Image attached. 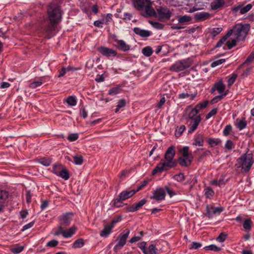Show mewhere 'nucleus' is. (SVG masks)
<instances>
[{"instance_id":"f257e3e1","label":"nucleus","mask_w":254,"mask_h":254,"mask_svg":"<svg viewBox=\"0 0 254 254\" xmlns=\"http://www.w3.org/2000/svg\"><path fill=\"white\" fill-rule=\"evenodd\" d=\"M176 151L175 147L170 146L167 150L164 158L166 161L161 160L152 171V174L155 175L157 173H161L164 171H167L171 168L175 167L177 164V162L174 159Z\"/></svg>"},{"instance_id":"f03ea898","label":"nucleus","mask_w":254,"mask_h":254,"mask_svg":"<svg viewBox=\"0 0 254 254\" xmlns=\"http://www.w3.org/2000/svg\"><path fill=\"white\" fill-rule=\"evenodd\" d=\"M60 4V0H56L52 1L48 6L47 13L52 26L58 24L61 19L62 12Z\"/></svg>"},{"instance_id":"7ed1b4c3","label":"nucleus","mask_w":254,"mask_h":254,"mask_svg":"<svg viewBox=\"0 0 254 254\" xmlns=\"http://www.w3.org/2000/svg\"><path fill=\"white\" fill-rule=\"evenodd\" d=\"M249 30L250 26L249 24H236L229 32H231V35H233L237 40L241 41L245 39Z\"/></svg>"},{"instance_id":"20e7f679","label":"nucleus","mask_w":254,"mask_h":254,"mask_svg":"<svg viewBox=\"0 0 254 254\" xmlns=\"http://www.w3.org/2000/svg\"><path fill=\"white\" fill-rule=\"evenodd\" d=\"M254 161L252 154H245L237 159L236 166L237 168H242L245 171H249L251 168Z\"/></svg>"},{"instance_id":"39448f33","label":"nucleus","mask_w":254,"mask_h":254,"mask_svg":"<svg viewBox=\"0 0 254 254\" xmlns=\"http://www.w3.org/2000/svg\"><path fill=\"white\" fill-rule=\"evenodd\" d=\"M129 233V230L126 229L119 235L116 239V241L118 243L114 247L115 251H117L120 250L126 245L127 240L128 237Z\"/></svg>"},{"instance_id":"423d86ee","label":"nucleus","mask_w":254,"mask_h":254,"mask_svg":"<svg viewBox=\"0 0 254 254\" xmlns=\"http://www.w3.org/2000/svg\"><path fill=\"white\" fill-rule=\"evenodd\" d=\"M76 230L77 228L74 226L71 227L67 230H64L62 226H59L57 227V231L54 233V235H62L64 238H70L75 233Z\"/></svg>"},{"instance_id":"0eeeda50","label":"nucleus","mask_w":254,"mask_h":254,"mask_svg":"<svg viewBox=\"0 0 254 254\" xmlns=\"http://www.w3.org/2000/svg\"><path fill=\"white\" fill-rule=\"evenodd\" d=\"M191 63L188 60H184L178 61L173 64L170 67V70L179 72L189 67Z\"/></svg>"},{"instance_id":"6e6552de","label":"nucleus","mask_w":254,"mask_h":254,"mask_svg":"<svg viewBox=\"0 0 254 254\" xmlns=\"http://www.w3.org/2000/svg\"><path fill=\"white\" fill-rule=\"evenodd\" d=\"M201 121V118L200 115H197L194 120H187V124L189 127L188 132L191 133L197 129Z\"/></svg>"},{"instance_id":"1a4fd4ad","label":"nucleus","mask_w":254,"mask_h":254,"mask_svg":"<svg viewBox=\"0 0 254 254\" xmlns=\"http://www.w3.org/2000/svg\"><path fill=\"white\" fill-rule=\"evenodd\" d=\"M72 213H66L63 214L59 217L60 225L62 227H66L68 226L72 220Z\"/></svg>"},{"instance_id":"9d476101","label":"nucleus","mask_w":254,"mask_h":254,"mask_svg":"<svg viewBox=\"0 0 254 254\" xmlns=\"http://www.w3.org/2000/svg\"><path fill=\"white\" fill-rule=\"evenodd\" d=\"M166 192L163 188H158L153 192V195L151 196V199H155L157 201H160L165 199Z\"/></svg>"},{"instance_id":"9b49d317","label":"nucleus","mask_w":254,"mask_h":254,"mask_svg":"<svg viewBox=\"0 0 254 254\" xmlns=\"http://www.w3.org/2000/svg\"><path fill=\"white\" fill-rule=\"evenodd\" d=\"M97 51L103 56L107 57L110 56L115 57L117 54L115 50L105 47H99L97 49Z\"/></svg>"},{"instance_id":"f8f14e48","label":"nucleus","mask_w":254,"mask_h":254,"mask_svg":"<svg viewBox=\"0 0 254 254\" xmlns=\"http://www.w3.org/2000/svg\"><path fill=\"white\" fill-rule=\"evenodd\" d=\"M156 10L158 13L160 19H169L171 16V12L170 11L169 9L167 8L161 6L157 8Z\"/></svg>"},{"instance_id":"ddd939ff","label":"nucleus","mask_w":254,"mask_h":254,"mask_svg":"<svg viewBox=\"0 0 254 254\" xmlns=\"http://www.w3.org/2000/svg\"><path fill=\"white\" fill-rule=\"evenodd\" d=\"M193 160V156L190 157H180L178 159V163L183 167H188L190 166Z\"/></svg>"},{"instance_id":"4468645a","label":"nucleus","mask_w":254,"mask_h":254,"mask_svg":"<svg viewBox=\"0 0 254 254\" xmlns=\"http://www.w3.org/2000/svg\"><path fill=\"white\" fill-rule=\"evenodd\" d=\"M136 192V191L134 190H132L129 191L124 190L119 194L118 197L119 198V199L124 201L131 197Z\"/></svg>"},{"instance_id":"2eb2a0df","label":"nucleus","mask_w":254,"mask_h":254,"mask_svg":"<svg viewBox=\"0 0 254 254\" xmlns=\"http://www.w3.org/2000/svg\"><path fill=\"white\" fill-rule=\"evenodd\" d=\"M150 2V0H132V2L134 7L138 10L142 11L146 2Z\"/></svg>"},{"instance_id":"dca6fc26","label":"nucleus","mask_w":254,"mask_h":254,"mask_svg":"<svg viewBox=\"0 0 254 254\" xmlns=\"http://www.w3.org/2000/svg\"><path fill=\"white\" fill-rule=\"evenodd\" d=\"M146 202V200L145 199H143L139 201L138 202L132 204L130 207H128L127 209V212H134L138 210Z\"/></svg>"},{"instance_id":"f3484780","label":"nucleus","mask_w":254,"mask_h":254,"mask_svg":"<svg viewBox=\"0 0 254 254\" xmlns=\"http://www.w3.org/2000/svg\"><path fill=\"white\" fill-rule=\"evenodd\" d=\"M115 41L117 44L115 46L119 50L124 52H126L129 50L130 46L127 44L124 41L116 39Z\"/></svg>"},{"instance_id":"a211bd4d","label":"nucleus","mask_w":254,"mask_h":254,"mask_svg":"<svg viewBox=\"0 0 254 254\" xmlns=\"http://www.w3.org/2000/svg\"><path fill=\"white\" fill-rule=\"evenodd\" d=\"M134 32L143 38L148 37L151 35L150 31L141 29L138 27H135L133 29Z\"/></svg>"},{"instance_id":"6ab92c4d","label":"nucleus","mask_w":254,"mask_h":254,"mask_svg":"<svg viewBox=\"0 0 254 254\" xmlns=\"http://www.w3.org/2000/svg\"><path fill=\"white\" fill-rule=\"evenodd\" d=\"M225 89V85L221 81L216 83L213 87L211 88V92L217 90L219 93H221L224 92Z\"/></svg>"},{"instance_id":"aec40b11","label":"nucleus","mask_w":254,"mask_h":254,"mask_svg":"<svg viewBox=\"0 0 254 254\" xmlns=\"http://www.w3.org/2000/svg\"><path fill=\"white\" fill-rule=\"evenodd\" d=\"M194 142L193 144L195 146H202L204 142V136L202 134L199 133L195 135L194 137Z\"/></svg>"},{"instance_id":"412c9836","label":"nucleus","mask_w":254,"mask_h":254,"mask_svg":"<svg viewBox=\"0 0 254 254\" xmlns=\"http://www.w3.org/2000/svg\"><path fill=\"white\" fill-rule=\"evenodd\" d=\"M151 5L152 2L150 0V2L146 3L144 9L145 8L146 13L148 15L150 16H153L156 15V12L154 10V9L152 7Z\"/></svg>"},{"instance_id":"4be33fe9","label":"nucleus","mask_w":254,"mask_h":254,"mask_svg":"<svg viewBox=\"0 0 254 254\" xmlns=\"http://www.w3.org/2000/svg\"><path fill=\"white\" fill-rule=\"evenodd\" d=\"M224 4L223 0H214L211 3V7L213 10H216L221 8Z\"/></svg>"},{"instance_id":"5701e85b","label":"nucleus","mask_w":254,"mask_h":254,"mask_svg":"<svg viewBox=\"0 0 254 254\" xmlns=\"http://www.w3.org/2000/svg\"><path fill=\"white\" fill-rule=\"evenodd\" d=\"M197 94V91H195L193 93H182L179 95V99H184L188 97H190L191 100H193Z\"/></svg>"},{"instance_id":"b1692460","label":"nucleus","mask_w":254,"mask_h":254,"mask_svg":"<svg viewBox=\"0 0 254 254\" xmlns=\"http://www.w3.org/2000/svg\"><path fill=\"white\" fill-rule=\"evenodd\" d=\"M113 228V226L111 224L105 226L103 230L100 232V236L105 237L108 236L111 233Z\"/></svg>"},{"instance_id":"393cba45","label":"nucleus","mask_w":254,"mask_h":254,"mask_svg":"<svg viewBox=\"0 0 254 254\" xmlns=\"http://www.w3.org/2000/svg\"><path fill=\"white\" fill-rule=\"evenodd\" d=\"M247 125V123L245 118H242L241 119H238L236 120V125L240 130L245 128Z\"/></svg>"},{"instance_id":"a878e982","label":"nucleus","mask_w":254,"mask_h":254,"mask_svg":"<svg viewBox=\"0 0 254 254\" xmlns=\"http://www.w3.org/2000/svg\"><path fill=\"white\" fill-rule=\"evenodd\" d=\"M84 245V242L83 239L79 238L77 239L72 244L73 249L80 248Z\"/></svg>"},{"instance_id":"bb28decb","label":"nucleus","mask_w":254,"mask_h":254,"mask_svg":"<svg viewBox=\"0 0 254 254\" xmlns=\"http://www.w3.org/2000/svg\"><path fill=\"white\" fill-rule=\"evenodd\" d=\"M210 16V14L207 12H200L197 14L195 18L198 20H204L207 19Z\"/></svg>"},{"instance_id":"cd10ccee","label":"nucleus","mask_w":254,"mask_h":254,"mask_svg":"<svg viewBox=\"0 0 254 254\" xmlns=\"http://www.w3.org/2000/svg\"><path fill=\"white\" fill-rule=\"evenodd\" d=\"M122 90L121 86H117L111 88L108 92V94L111 95H115L119 93Z\"/></svg>"},{"instance_id":"c85d7f7f","label":"nucleus","mask_w":254,"mask_h":254,"mask_svg":"<svg viewBox=\"0 0 254 254\" xmlns=\"http://www.w3.org/2000/svg\"><path fill=\"white\" fill-rule=\"evenodd\" d=\"M208 104V101H205L203 102L199 103L197 104L195 107L194 108V110H195L198 113H199V111L202 109H204L207 107Z\"/></svg>"},{"instance_id":"c756f323","label":"nucleus","mask_w":254,"mask_h":254,"mask_svg":"<svg viewBox=\"0 0 254 254\" xmlns=\"http://www.w3.org/2000/svg\"><path fill=\"white\" fill-rule=\"evenodd\" d=\"M38 162L40 164L43 165L44 166H49L51 164L52 161H51V159L50 158L44 157V158L39 159L38 160Z\"/></svg>"},{"instance_id":"7c9ffc66","label":"nucleus","mask_w":254,"mask_h":254,"mask_svg":"<svg viewBox=\"0 0 254 254\" xmlns=\"http://www.w3.org/2000/svg\"><path fill=\"white\" fill-rule=\"evenodd\" d=\"M207 142L211 147H213L217 145L221 142V141L218 138H209L208 139Z\"/></svg>"},{"instance_id":"2f4dec72","label":"nucleus","mask_w":254,"mask_h":254,"mask_svg":"<svg viewBox=\"0 0 254 254\" xmlns=\"http://www.w3.org/2000/svg\"><path fill=\"white\" fill-rule=\"evenodd\" d=\"M8 192L4 190H0V203H2L7 198Z\"/></svg>"},{"instance_id":"473e14b6","label":"nucleus","mask_w":254,"mask_h":254,"mask_svg":"<svg viewBox=\"0 0 254 254\" xmlns=\"http://www.w3.org/2000/svg\"><path fill=\"white\" fill-rule=\"evenodd\" d=\"M198 113L194 110V108L192 109L191 111L188 113V117L186 120H194L197 116Z\"/></svg>"},{"instance_id":"72a5a7b5","label":"nucleus","mask_w":254,"mask_h":254,"mask_svg":"<svg viewBox=\"0 0 254 254\" xmlns=\"http://www.w3.org/2000/svg\"><path fill=\"white\" fill-rule=\"evenodd\" d=\"M142 53L145 56L149 57L152 54L153 51L150 47L147 46L142 49Z\"/></svg>"},{"instance_id":"f704fd0d","label":"nucleus","mask_w":254,"mask_h":254,"mask_svg":"<svg viewBox=\"0 0 254 254\" xmlns=\"http://www.w3.org/2000/svg\"><path fill=\"white\" fill-rule=\"evenodd\" d=\"M191 20V18L190 16L188 15H184L181 16L178 19V21L179 23H184L185 22H189Z\"/></svg>"},{"instance_id":"c9c22d12","label":"nucleus","mask_w":254,"mask_h":254,"mask_svg":"<svg viewBox=\"0 0 254 254\" xmlns=\"http://www.w3.org/2000/svg\"><path fill=\"white\" fill-rule=\"evenodd\" d=\"M58 175L64 179L65 180H68L69 177L68 171L66 169H63L60 171Z\"/></svg>"},{"instance_id":"e433bc0d","label":"nucleus","mask_w":254,"mask_h":254,"mask_svg":"<svg viewBox=\"0 0 254 254\" xmlns=\"http://www.w3.org/2000/svg\"><path fill=\"white\" fill-rule=\"evenodd\" d=\"M73 161L76 165H81L83 161V157L81 155H75L73 156Z\"/></svg>"},{"instance_id":"4c0bfd02","label":"nucleus","mask_w":254,"mask_h":254,"mask_svg":"<svg viewBox=\"0 0 254 254\" xmlns=\"http://www.w3.org/2000/svg\"><path fill=\"white\" fill-rule=\"evenodd\" d=\"M66 102L68 105L74 106L76 104V100L74 96H69L66 99Z\"/></svg>"},{"instance_id":"58836bf2","label":"nucleus","mask_w":254,"mask_h":254,"mask_svg":"<svg viewBox=\"0 0 254 254\" xmlns=\"http://www.w3.org/2000/svg\"><path fill=\"white\" fill-rule=\"evenodd\" d=\"M205 195L207 198H210L214 194V191L210 187H207L204 189Z\"/></svg>"},{"instance_id":"ea45409f","label":"nucleus","mask_w":254,"mask_h":254,"mask_svg":"<svg viewBox=\"0 0 254 254\" xmlns=\"http://www.w3.org/2000/svg\"><path fill=\"white\" fill-rule=\"evenodd\" d=\"M189 148L188 146L184 147L180 151L182 152V157H190V156H192L191 153H189Z\"/></svg>"},{"instance_id":"a19ab883","label":"nucleus","mask_w":254,"mask_h":254,"mask_svg":"<svg viewBox=\"0 0 254 254\" xmlns=\"http://www.w3.org/2000/svg\"><path fill=\"white\" fill-rule=\"evenodd\" d=\"M186 129V127L184 125L181 126L179 127H177L176 130L175 135L177 137H180L184 130Z\"/></svg>"},{"instance_id":"79ce46f5","label":"nucleus","mask_w":254,"mask_h":254,"mask_svg":"<svg viewBox=\"0 0 254 254\" xmlns=\"http://www.w3.org/2000/svg\"><path fill=\"white\" fill-rule=\"evenodd\" d=\"M126 102L125 99H121L120 100H119V101L118 102V105L117 106V108L115 110V112L117 113L121 108L125 107L126 106Z\"/></svg>"},{"instance_id":"37998d69","label":"nucleus","mask_w":254,"mask_h":254,"mask_svg":"<svg viewBox=\"0 0 254 254\" xmlns=\"http://www.w3.org/2000/svg\"><path fill=\"white\" fill-rule=\"evenodd\" d=\"M24 249V247L19 245H16L14 248L11 249V251L14 254H18L21 252Z\"/></svg>"},{"instance_id":"c03bdc74","label":"nucleus","mask_w":254,"mask_h":254,"mask_svg":"<svg viewBox=\"0 0 254 254\" xmlns=\"http://www.w3.org/2000/svg\"><path fill=\"white\" fill-rule=\"evenodd\" d=\"M145 254H156L155 246L154 245H150Z\"/></svg>"},{"instance_id":"a18cd8bd","label":"nucleus","mask_w":254,"mask_h":254,"mask_svg":"<svg viewBox=\"0 0 254 254\" xmlns=\"http://www.w3.org/2000/svg\"><path fill=\"white\" fill-rule=\"evenodd\" d=\"M235 146L234 143L231 140H228L225 144V147L228 150H232L235 148Z\"/></svg>"},{"instance_id":"49530a36","label":"nucleus","mask_w":254,"mask_h":254,"mask_svg":"<svg viewBox=\"0 0 254 254\" xmlns=\"http://www.w3.org/2000/svg\"><path fill=\"white\" fill-rule=\"evenodd\" d=\"M252 221L251 219L246 220L243 223V227L246 230H250L252 227Z\"/></svg>"},{"instance_id":"de8ad7c7","label":"nucleus","mask_w":254,"mask_h":254,"mask_svg":"<svg viewBox=\"0 0 254 254\" xmlns=\"http://www.w3.org/2000/svg\"><path fill=\"white\" fill-rule=\"evenodd\" d=\"M225 183L224 179L221 178V179H220L219 180H213L211 182V184L212 185L220 186L222 185H224Z\"/></svg>"},{"instance_id":"09e8293b","label":"nucleus","mask_w":254,"mask_h":254,"mask_svg":"<svg viewBox=\"0 0 254 254\" xmlns=\"http://www.w3.org/2000/svg\"><path fill=\"white\" fill-rule=\"evenodd\" d=\"M252 7V5L251 4H248L246 6L244 7H242L241 5V14H245L248 12Z\"/></svg>"},{"instance_id":"8fccbe9b","label":"nucleus","mask_w":254,"mask_h":254,"mask_svg":"<svg viewBox=\"0 0 254 254\" xmlns=\"http://www.w3.org/2000/svg\"><path fill=\"white\" fill-rule=\"evenodd\" d=\"M237 77V75L236 74L233 73L232 74L231 76L228 80V85L229 86L232 85L235 81Z\"/></svg>"},{"instance_id":"3c124183","label":"nucleus","mask_w":254,"mask_h":254,"mask_svg":"<svg viewBox=\"0 0 254 254\" xmlns=\"http://www.w3.org/2000/svg\"><path fill=\"white\" fill-rule=\"evenodd\" d=\"M123 201L122 200L119 199V198L118 197L114 200L113 205L117 207H122L123 206Z\"/></svg>"},{"instance_id":"603ef678","label":"nucleus","mask_w":254,"mask_h":254,"mask_svg":"<svg viewBox=\"0 0 254 254\" xmlns=\"http://www.w3.org/2000/svg\"><path fill=\"white\" fill-rule=\"evenodd\" d=\"M207 250L213 251L214 252H219L221 250L220 248H219L214 245H211L205 248Z\"/></svg>"},{"instance_id":"864d4df0","label":"nucleus","mask_w":254,"mask_h":254,"mask_svg":"<svg viewBox=\"0 0 254 254\" xmlns=\"http://www.w3.org/2000/svg\"><path fill=\"white\" fill-rule=\"evenodd\" d=\"M213 214H220L224 210V208L223 207H211Z\"/></svg>"},{"instance_id":"5fc2aeb1","label":"nucleus","mask_w":254,"mask_h":254,"mask_svg":"<svg viewBox=\"0 0 254 254\" xmlns=\"http://www.w3.org/2000/svg\"><path fill=\"white\" fill-rule=\"evenodd\" d=\"M236 44V40L235 39H233L231 41L229 40L226 42V46L228 47V49H231L232 47L235 46Z\"/></svg>"},{"instance_id":"6e6d98bb","label":"nucleus","mask_w":254,"mask_h":254,"mask_svg":"<svg viewBox=\"0 0 254 254\" xmlns=\"http://www.w3.org/2000/svg\"><path fill=\"white\" fill-rule=\"evenodd\" d=\"M42 84V81H34L30 84L29 87L31 88L34 89L37 88V87L41 86Z\"/></svg>"},{"instance_id":"4d7b16f0","label":"nucleus","mask_w":254,"mask_h":254,"mask_svg":"<svg viewBox=\"0 0 254 254\" xmlns=\"http://www.w3.org/2000/svg\"><path fill=\"white\" fill-rule=\"evenodd\" d=\"M174 179L178 182H182L185 180V176L183 173H180L175 175Z\"/></svg>"},{"instance_id":"13d9d810","label":"nucleus","mask_w":254,"mask_h":254,"mask_svg":"<svg viewBox=\"0 0 254 254\" xmlns=\"http://www.w3.org/2000/svg\"><path fill=\"white\" fill-rule=\"evenodd\" d=\"M254 61V52H252L245 61L244 64H249Z\"/></svg>"},{"instance_id":"bf43d9fd","label":"nucleus","mask_w":254,"mask_h":254,"mask_svg":"<svg viewBox=\"0 0 254 254\" xmlns=\"http://www.w3.org/2000/svg\"><path fill=\"white\" fill-rule=\"evenodd\" d=\"M78 138L77 133H71L68 135L67 139L70 141H74L77 140Z\"/></svg>"},{"instance_id":"052dcab7","label":"nucleus","mask_w":254,"mask_h":254,"mask_svg":"<svg viewBox=\"0 0 254 254\" xmlns=\"http://www.w3.org/2000/svg\"><path fill=\"white\" fill-rule=\"evenodd\" d=\"M232 131V127L231 125H227L225 127L223 130V134L225 136H228Z\"/></svg>"},{"instance_id":"680f3d73","label":"nucleus","mask_w":254,"mask_h":254,"mask_svg":"<svg viewBox=\"0 0 254 254\" xmlns=\"http://www.w3.org/2000/svg\"><path fill=\"white\" fill-rule=\"evenodd\" d=\"M59 244V242L57 240H52L50 241H49L47 244V246L49 247H56L58 244Z\"/></svg>"},{"instance_id":"e2e57ef3","label":"nucleus","mask_w":254,"mask_h":254,"mask_svg":"<svg viewBox=\"0 0 254 254\" xmlns=\"http://www.w3.org/2000/svg\"><path fill=\"white\" fill-rule=\"evenodd\" d=\"M222 30V29L221 27L213 28V30L211 32V34L213 36H215L219 34L221 32Z\"/></svg>"},{"instance_id":"0e129e2a","label":"nucleus","mask_w":254,"mask_h":254,"mask_svg":"<svg viewBox=\"0 0 254 254\" xmlns=\"http://www.w3.org/2000/svg\"><path fill=\"white\" fill-rule=\"evenodd\" d=\"M201 247V244L197 242H193L190 246V249L197 250Z\"/></svg>"},{"instance_id":"69168bd1","label":"nucleus","mask_w":254,"mask_h":254,"mask_svg":"<svg viewBox=\"0 0 254 254\" xmlns=\"http://www.w3.org/2000/svg\"><path fill=\"white\" fill-rule=\"evenodd\" d=\"M217 112V109L214 108L206 115V119H209L212 116L215 115Z\"/></svg>"},{"instance_id":"338daca9","label":"nucleus","mask_w":254,"mask_h":254,"mask_svg":"<svg viewBox=\"0 0 254 254\" xmlns=\"http://www.w3.org/2000/svg\"><path fill=\"white\" fill-rule=\"evenodd\" d=\"M62 165L61 164H56L54 165L53 168V172L56 175L59 173V170L61 169Z\"/></svg>"},{"instance_id":"774afa93","label":"nucleus","mask_w":254,"mask_h":254,"mask_svg":"<svg viewBox=\"0 0 254 254\" xmlns=\"http://www.w3.org/2000/svg\"><path fill=\"white\" fill-rule=\"evenodd\" d=\"M227 238V235L221 233L217 238L216 240L219 242H223Z\"/></svg>"}]
</instances>
